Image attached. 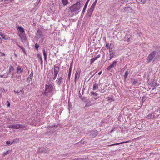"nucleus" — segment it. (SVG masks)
<instances>
[{"mask_svg":"<svg viewBox=\"0 0 160 160\" xmlns=\"http://www.w3.org/2000/svg\"><path fill=\"white\" fill-rule=\"evenodd\" d=\"M14 92L15 93H17L18 94L19 93H22L23 94L24 93V91L23 89L20 90V91H19L18 90L17 91H14Z\"/></svg>","mask_w":160,"mask_h":160,"instance_id":"nucleus-25","label":"nucleus"},{"mask_svg":"<svg viewBox=\"0 0 160 160\" xmlns=\"http://www.w3.org/2000/svg\"><path fill=\"white\" fill-rule=\"evenodd\" d=\"M98 88V84L97 83H95L93 86V90H95L97 89Z\"/></svg>","mask_w":160,"mask_h":160,"instance_id":"nucleus-26","label":"nucleus"},{"mask_svg":"<svg viewBox=\"0 0 160 160\" xmlns=\"http://www.w3.org/2000/svg\"><path fill=\"white\" fill-rule=\"evenodd\" d=\"M56 83L58 85H61L63 83V78L62 76H59V75L56 81Z\"/></svg>","mask_w":160,"mask_h":160,"instance_id":"nucleus-6","label":"nucleus"},{"mask_svg":"<svg viewBox=\"0 0 160 160\" xmlns=\"http://www.w3.org/2000/svg\"><path fill=\"white\" fill-rule=\"evenodd\" d=\"M99 98V97H97L96 98H94V99H95V100L97 99L98 98Z\"/></svg>","mask_w":160,"mask_h":160,"instance_id":"nucleus-63","label":"nucleus"},{"mask_svg":"<svg viewBox=\"0 0 160 160\" xmlns=\"http://www.w3.org/2000/svg\"><path fill=\"white\" fill-rule=\"evenodd\" d=\"M6 143L7 145H9L12 144H11V142L9 141H6Z\"/></svg>","mask_w":160,"mask_h":160,"instance_id":"nucleus-43","label":"nucleus"},{"mask_svg":"<svg viewBox=\"0 0 160 160\" xmlns=\"http://www.w3.org/2000/svg\"><path fill=\"white\" fill-rule=\"evenodd\" d=\"M55 126V125H54V126L52 125V126H49V127H48V129H50L52 128L53 127H54Z\"/></svg>","mask_w":160,"mask_h":160,"instance_id":"nucleus-45","label":"nucleus"},{"mask_svg":"<svg viewBox=\"0 0 160 160\" xmlns=\"http://www.w3.org/2000/svg\"><path fill=\"white\" fill-rule=\"evenodd\" d=\"M94 8H93V7L91 6L90 8H89V9H88L87 11L88 12H90L91 13H92V12H93V11L94 9Z\"/></svg>","mask_w":160,"mask_h":160,"instance_id":"nucleus-31","label":"nucleus"},{"mask_svg":"<svg viewBox=\"0 0 160 160\" xmlns=\"http://www.w3.org/2000/svg\"><path fill=\"white\" fill-rule=\"evenodd\" d=\"M145 97H143L142 98V101L143 102H144L145 101Z\"/></svg>","mask_w":160,"mask_h":160,"instance_id":"nucleus-55","label":"nucleus"},{"mask_svg":"<svg viewBox=\"0 0 160 160\" xmlns=\"http://www.w3.org/2000/svg\"><path fill=\"white\" fill-rule=\"evenodd\" d=\"M87 6H88V5H87L86 4H85V5L84 6V7L83 8V10L82 12L81 16H82V17L83 16V15H84V14L85 13V11L86 10V8H87Z\"/></svg>","mask_w":160,"mask_h":160,"instance_id":"nucleus-19","label":"nucleus"},{"mask_svg":"<svg viewBox=\"0 0 160 160\" xmlns=\"http://www.w3.org/2000/svg\"><path fill=\"white\" fill-rule=\"evenodd\" d=\"M71 66V67H72V62L71 64H70V66Z\"/></svg>","mask_w":160,"mask_h":160,"instance_id":"nucleus-60","label":"nucleus"},{"mask_svg":"<svg viewBox=\"0 0 160 160\" xmlns=\"http://www.w3.org/2000/svg\"><path fill=\"white\" fill-rule=\"evenodd\" d=\"M8 128H13V129H18V127H17L15 126V125L14 124H12V125H9L8 126Z\"/></svg>","mask_w":160,"mask_h":160,"instance_id":"nucleus-20","label":"nucleus"},{"mask_svg":"<svg viewBox=\"0 0 160 160\" xmlns=\"http://www.w3.org/2000/svg\"><path fill=\"white\" fill-rule=\"evenodd\" d=\"M4 74L1 75H0V77L1 78H2L4 77V78H7L8 77V76L7 75H6V76H4Z\"/></svg>","mask_w":160,"mask_h":160,"instance_id":"nucleus-49","label":"nucleus"},{"mask_svg":"<svg viewBox=\"0 0 160 160\" xmlns=\"http://www.w3.org/2000/svg\"><path fill=\"white\" fill-rule=\"evenodd\" d=\"M80 71L79 70L77 69V71H76V74H75V79H74V81L75 82V83H76V79L77 78V76L78 75V77H79L80 76Z\"/></svg>","mask_w":160,"mask_h":160,"instance_id":"nucleus-14","label":"nucleus"},{"mask_svg":"<svg viewBox=\"0 0 160 160\" xmlns=\"http://www.w3.org/2000/svg\"><path fill=\"white\" fill-rule=\"evenodd\" d=\"M98 134V132L96 130H94L90 132V136L93 138L95 137Z\"/></svg>","mask_w":160,"mask_h":160,"instance_id":"nucleus-9","label":"nucleus"},{"mask_svg":"<svg viewBox=\"0 0 160 160\" xmlns=\"http://www.w3.org/2000/svg\"><path fill=\"white\" fill-rule=\"evenodd\" d=\"M19 36L20 38L21 41L23 43L26 42L27 39L25 35L22 34H19Z\"/></svg>","mask_w":160,"mask_h":160,"instance_id":"nucleus-10","label":"nucleus"},{"mask_svg":"<svg viewBox=\"0 0 160 160\" xmlns=\"http://www.w3.org/2000/svg\"><path fill=\"white\" fill-rule=\"evenodd\" d=\"M130 38H128V41H128V42L129 41H130Z\"/></svg>","mask_w":160,"mask_h":160,"instance_id":"nucleus-64","label":"nucleus"},{"mask_svg":"<svg viewBox=\"0 0 160 160\" xmlns=\"http://www.w3.org/2000/svg\"><path fill=\"white\" fill-rule=\"evenodd\" d=\"M109 53H112V52L113 51H112V48H111L110 47H109Z\"/></svg>","mask_w":160,"mask_h":160,"instance_id":"nucleus-48","label":"nucleus"},{"mask_svg":"<svg viewBox=\"0 0 160 160\" xmlns=\"http://www.w3.org/2000/svg\"><path fill=\"white\" fill-rule=\"evenodd\" d=\"M156 55L158 56V57L155 58V59H156L158 58H160V49L159 50H156L152 52L149 55L147 60V63H149L154 58V57Z\"/></svg>","mask_w":160,"mask_h":160,"instance_id":"nucleus-2","label":"nucleus"},{"mask_svg":"<svg viewBox=\"0 0 160 160\" xmlns=\"http://www.w3.org/2000/svg\"><path fill=\"white\" fill-rule=\"evenodd\" d=\"M0 35L2 37V38L3 39H4L5 40L8 39L7 38H7H6V36L2 32H0Z\"/></svg>","mask_w":160,"mask_h":160,"instance_id":"nucleus-23","label":"nucleus"},{"mask_svg":"<svg viewBox=\"0 0 160 160\" xmlns=\"http://www.w3.org/2000/svg\"><path fill=\"white\" fill-rule=\"evenodd\" d=\"M18 29L19 32L21 33H23L24 32V30L23 28H22L21 26H19L18 27Z\"/></svg>","mask_w":160,"mask_h":160,"instance_id":"nucleus-24","label":"nucleus"},{"mask_svg":"<svg viewBox=\"0 0 160 160\" xmlns=\"http://www.w3.org/2000/svg\"><path fill=\"white\" fill-rule=\"evenodd\" d=\"M137 2L139 3L144 4L145 3V0H136Z\"/></svg>","mask_w":160,"mask_h":160,"instance_id":"nucleus-29","label":"nucleus"},{"mask_svg":"<svg viewBox=\"0 0 160 160\" xmlns=\"http://www.w3.org/2000/svg\"><path fill=\"white\" fill-rule=\"evenodd\" d=\"M91 13L87 11V17H90L92 15Z\"/></svg>","mask_w":160,"mask_h":160,"instance_id":"nucleus-36","label":"nucleus"},{"mask_svg":"<svg viewBox=\"0 0 160 160\" xmlns=\"http://www.w3.org/2000/svg\"><path fill=\"white\" fill-rule=\"evenodd\" d=\"M43 54L45 61L47 62V54L46 53L44 49H43Z\"/></svg>","mask_w":160,"mask_h":160,"instance_id":"nucleus-15","label":"nucleus"},{"mask_svg":"<svg viewBox=\"0 0 160 160\" xmlns=\"http://www.w3.org/2000/svg\"><path fill=\"white\" fill-rule=\"evenodd\" d=\"M34 47L36 50H38V48L39 47V45L37 43L35 44Z\"/></svg>","mask_w":160,"mask_h":160,"instance_id":"nucleus-35","label":"nucleus"},{"mask_svg":"<svg viewBox=\"0 0 160 160\" xmlns=\"http://www.w3.org/2000/svg\"><path fill=\"white\" fill-rule=\"evenodd\" d=\"M81 143L84 144V143H86V142H85L84 141L81 140L79 142H78V143Z\"/></svg>","mask_w":160,"mask_h":160,"instance_id":"nucleus-47","label":"nucleus"},{"mask_svg":"<svg viewBox=\"0 0 160 160\" xmlns=\"http://www.w3.org/2000/svg\"><path fill=\"white\" fill-rule=\"evenodd\" d=\"M76 3L73 4L69 7V10L73 14H77L79 13V10L81 8V4L80 0Z\"/></svg>","mask_w":160,"mask_h":160,"instance_id":"nucleus-1","label":"nucleus"},{"mask_svg":"<svg viewBox=\"0 0 160 160\" xmlns=\"http://www.w3.org/2000/svg\"><path fill=\"white\" fill-rule=\"evenodd\" d=\"M71 73H68V78H67V80L69 81L70 80V77L71 76Z\"/></svg>","mask_w":160,"mask_h":160,"instance_id":"nucleus-42","label":"nucleus"},{"mask_svg":"<svg viewBox=\"0 0 160 160\" xmlns=\"http://www.w3.org/2000/svg\"><path fill=\"white\" fill-rule=\"evenodd\" d=\"M98 0H95V1H94V3L92 4V5L91 6L93 7V8H94L95 7V6L96 5V3L97 2Z\"/></svg>","mask_w":160,"mask_h":160,"instance_id":"nucleus-33","label":"nucleus"},{"mask_svg":"<svg viewBox=\"0 0 160 160\" xmlns=\"http://www.w3.org/2000/svg\"><path fill=\"white\" fill-rule=\"evenodd\" d=\"M14 70V68L13 67H12L11 65L10 67V68H9L8 71V72H7V75H9V74L10 73H12V77L14 73V72L13 71Z\"/></svg>","mask_w":160,"mask_h":160,"instance_id":"nucleus-11","label":"nucleus"},{"mask_svg":"<svg viewBox=\"0 0 160 160\" xmlns=\"http://www.w3.org/2000/svg\"><path fill=\"white\" fill-rule=\"evenodd\" d=\"M53 86L51 84L46 85L45 86V91L44 94L47 95V93L52 91Z\"/></svg>","mask_w":160,"mask_h":160,"instance_id":"nucleus-3","label":"nucleus"},{"mask_svg":"<svg viewBox=\"0 0 160 160\" xmlns=\"http://www.w3.org/2000/svg\"><path fill=\"white\" fill-rule=\"evenodd\" d=\"M72 68L71 67V66H70L69 68V69L68 73H71V71H72Z\"/></svg>","mask_w":160,"mask_h":160,"instance_id":"nucleus-41","label":"nucleus"},{"mask_svg":"<svg viewBox=\"0 0 160 160\" xmlns=\"http://www.w3.org/2000/svg\"><path fill=\"white\" fill-rule=\"evenodd\" d=\"M97 59L96 57L91 58L90 60V64H92V63H93Z\"/></svg>","mask_w":160,"mask_h":160,"instance_id":"nucleus-32","label":"nucleus"},{"mask_svg":"<svg viewBox=\"0 0 160 160\" xmlns=\"http://www.w3.org/2000/svg\"><path fill=\"white\" fill-rule=\"evenodd\" d=\"M19 126L20 127V128H23L25 127V124H19Z\"/></svg>","mask_w":160,"mask_h":160,"instance_id":"nucleus-40","label":"nucleus"},{"mask_svg":"<svg viewBox=\"0 0 160 160\" xmlns=\"http://www.w3.org/2000/svg\"><path fill=\"white\" fill-rule=\"evenodd\" d=\"M102 73V71H100V72L98 73V74L99 75H101V74Z\"/></svg>","mask_w":160,"mask_h":160,"instance_id":"nucleus-62","label":"nucleus"},{"mask_svg":"<svg viewBox=\"0 0 160 160\" xmlns=\"http://www.w3.org/2000/svg\"><path fill=\"white\" fill-rule=\"evenodd\" d=\"M125 9L127 12H132V9L130 7H125Z\"/></svg>","mask_w":160,"mask_h":160,"instance_id":"nucleus-18","label":"nucleus"},{"mask_svg":"<svg viewBox=\"0 0 160 160\" xmlns=\"http://www.w3.org/2000/svg\"><path fill=\"white\" fill-rule=\"evenodd\" d=\"M33 72L32 71L31 72V74L29 76V78L30 79H32V76H33Z\"/></svg>","mask_w":160,"mask_h":160,"instance_id":"nucleus-38","label":"nucleus"},{"mask_svg":"<svg viewBox=\"0 0 160 160\" xmlns=\"http://www.w3.org/2000/svg\"><path fill=\"white\" fill-rule=\"evenodd\" d=\"M80 93V95H79V98L81 99L82 100V99L83 98V97H82V95Z\"/></svg>","mask_w":160,"mask_h":160,"instance_id":"nucleus-52","label":"nucleus"},{"mask_svg":"<svg viewBox=\"0 0 160 160\" xmlns=\"http://www.w3.org/2000/svg\"><path fill=\"white\" fill-rule=\"evenodd\" d=\"M59 68L58 66L54 65V75L53 79L54 80L56 79L57 76L59 72Z\"/></svg>","mask_w":160,"mask_h":160,"instance_id":"nucleus-4","label":"nucleus"},{"mask_svg":"<svg viewBox=\"0 0 160 160\" xmlns=\"http://www.w3.org/2000/svg\"><path fill=\"white\" fill-rule=\"evenodd\" d=\"M82 101H83L86 104L85 107H88L92 105L91 104V102L90 100L86 98L85 97H84L82 99Z\"/></svg>","mask_w":160,"mask_h":160,"instance_id":"nucleus-5","label":"nucleus"},{"mask_svg":"<svg viewBox=\"0 0 160 160\" xmlns=\"http://www.w3.org/2000/svg\"><path fill=\"white\" fill-rule=\"evenodd\" d=\"M158 86L157 82L153 81L152 83L151 86L153 87H157Z\"/></svg>","mask_w":160,"mask_h":160,"instance_id":"nucleus-30","label":"nucleus"},{"mask_svg":"<svg viewBox=\"0 0 160 160\" xmlns=\"http://www.w3.org/2000/svg\"><path fill=\"white\" fill-rule=\"evenodd\" d=\"M36 35L38 37H39L40 38H42L43 36L42 32L39 29L38 30Z\"/></svg>","mask_w":160,"mask_h":160,"instance_id":"nucleus-12","label":"nucleus"},{"mask_svg":"<svg viewBox=\"0 0 160 160\" xmlns=\"http://www.w3.org/2000/svg\"><path fill=\"white\" fill-rule=\"evenodd\" d=\"M38 152L39 153H48V151L46 148L41 147L38 148Z\"/></svg>","mask_w":160,"mask_h":160,"instance_id":"nucleus-7","label":"nucleus"},{"mask_svg":"<svg viewBox=\"0 0 160 160\" xmlns=\"http://www.w3.org/2000/svg\"><path fill=\"white\" fill-rule=\"evenodd\" d=\"M16 142V141L15 140H13L12 142H11V144H12L13 142Z\"/></svg>","mask_w":160,"mask_h":160,"instance_id":"nucleus-59","label":"nucleus"},{"mask_svg":"<svg viewBox=\"0 0 160 160\" xmlns=\"http://www.w3.org/2000/svg\"><path fill=\"white\" fill-rule=\"evenodd\" d=\"M8 152H9V151H6L4 154V156L7 155L8 153Z\"/></svg>","mask_w":160,"mask_h":160,"instance_id":"nucleus-50","label":"nucleus"},{"mask_svg":"<svg viewBox=\"0 0 160 160\" xmlns=\"http://www.w3.org/2000/svg\"><path fill=\"white\" fill-rule=\"evenodd\" d=\"M6 102L8 103V105H7L8 107H9L10 105V102L8 101H6Z\"/></svg>","mask_w":160,"mask_h":160,"instance_id":"nucleus-46","label":"nucleus"},{"mask_svg":"<svg viewBox=\"0 0 160 160\" xmlns=\"http://www.w3.org/2000/svg\"><path fill=\"white\" fill-rule=\"evenodd\" d=\"M138 80L137 79H135L134 80V82L132 84L133 85H135L138 82Z\"/></svg>","mask_w":160,"mask_h":160,"instance_id":"nucleus-39","label":"nucleus"},{"mask_svg":"<svg viewBox=\"0 0 160 160\" xmlns=\"http://www.w3.org/2000/svg\"><path fill=\"white\" fill-rule=\"evenodd\" d=\"M89 0H87V2H86L85 4H87V5H88V2H89Z\"/></svg>","mask_w":160,"mask_h":160,"instance_id":"nucleus-58","label":"nucleus"},{"mask_svg":"<svg viewBox=\"0 0 160 160\" xmlns=\"http://www.w3.org/2000/svg\"><path fill=\"white\" fill-rule=\"evenodd\" d=\"M129 142V141H125V142H119V143H115V144H112V145H110V146L118 145H119L120 144H122V143H127V142Z\"/></svg>","mask_w":160,"mask_h":160,"instance_id":"nucleus-17","label":"nucleus"},{"mask_svg":"<svg viewBox=\"0 0 160 160\" xmlns=\"http://www.w3.org/2000/svg\"><path fill=\"white\" fill-rule=\"evenodd\" d=\"M105 47L106 48H107L108 49L109 48V47H110L108 46V44H106Z\"/></svg>","mask_w":160,"mask_h":160,"instance_id":"nucleus-54","label":"nucleus"},{"mask_svg":"<svg viewBox=\"0 0 160 160\" xmlns=\"http://www.w3.org/2000/svg\"><path fill=\"white\" fill-rule=\"evenodd\" d=\"M129 74V72L128 71V70L126 71L125 74L124 75V80L126 81L127 79V78Z\"/></svg>","mask_w":160,"mask_h":160,"instance_id":"nucleus-28","label":"nucleus"},{"mask_svg":"<svg viewBox=\"0 0 160 160\" xmlns=\"http://www.w3.org/2000/svg\"><path fill=\"white\" fill-rule=\"evenodd\" d=\"M147 117L149 119H153L154 117V115L153 113H150L147 116Z\"/></svg>","mask_w":160,"mask_h":160,"instance_id":"nucleus-16","label":"nucleus"},{"mask_svg":"<svg viewBox=\"0 0 160 160\" xmlns=\"http://www.w3.org/2000/svg\"><path fill=\"white\" fill-rule=\"evenodd\" d=\"M17 72L18 73H19V71H20V73L22 72V70H21V68L20 66H18L17 69Z\"/></svg>","mask_w":160,"mask_h":160,"instance_id":"nucleus-22","label":"nucleus"},{"mask_svg":"<svg viewBox=\"0 0 160 160\" xmlns=\"http://www.w3.org/2000/svg\"><path fill=\"white\" fill-rule=\"evenodd\" d=\"M62 3L64 6H66L69 3L68 0H62Z\"/></svg>","mask_w":160,"mask_h":160,"instance_id":"nucleus-21","label":"nucleus"},{"mask_svg":"<svg viewBox=\"0 0 160 160\" xmlns=\"http://www.w3.org/2000/svg\"><path fill=\"white\" fill-rule=\"evenodd\" d=\"M100 57V54H98L97 55V56H96V57H95L97 59L98 58H99Z\"/></svg>","mask_w":160,"mask_h":160,"instance_id":"nucleus-57","label":"nucleus"},{"mask_svg":"<svg viewBox=\"0 0 160 160\" xmlns=\"http://www.w3.org/2000/svg\"><path fill=\"white\" fill-rule=\"evenodd\" d=\"M118 62V61L116 60L114 61L112 64L110 65L107 68V70L108 71H109L111 68H114L115 66H116V64Z\"/></svg>","mask_w":160,"mask_h":160,"instance_id":"nucleus-8","label":"nucleus"},{"mask_svg":"<svg viewBox=\"0 0 160 160\" xmlns=\"http://www.w3.org/2000/svg\"><path fill=\"white\" fill-rule=\"evenodd\" d=\"M4 91L5 90L4 89H2V88L0 87V92H2Z\"/></svg>","mask_w":160,"mask_h":160,"instance_id":"nucleus-51","label":"nucleus"},{"mask_svg":"<svg viewBox=\"0 0 160 160\" xmlns=\"http://www.w3.org/2000/svg\"><path fill=\"white\" fill-rule=\"evenodd\" d=\"M0 53L1 54V56H4L5 55V54L3 52H0Z\"/></svg>","mask_w":160,"mask_h":160,"instance_id":"nucleus-56","label":"nucleus"},{"mask_svg":"<svg viewBox=\"0 0 160 160\" xmlns=\"http://www.w3.org/2000/svg\"><path fill=\"white\" fill-rule=\"evenodd\" d=\"M15 126L16 127H18V129L20 128V127H19V124H17L15 125Z\"/></svg>","mask_w":160,"mask_h":160,"instance_id":"nucleus-53","label":"nucleus"},{"mask_svg":"<svg viewBox=\"0 0 160 160\" xmlns=\"http://www.w3.org/2000/svg\"><path fill=\"white\" fill-rule=\"evenodd\" d=\"M37 57L39 59L38 61H40V64L41 66H42L43 60L42 56L40 54H38L37 55Z\"/></svg>","mask_w":160,"mask_h":160,"instance_id":"nucleus-13","label":"nucleus"},{"mask_svg":"<svg viewBox=\"0 0 160 160\" xmlns=\"http://www.w3.org/2000/svg\"><path fill=\"white\" fill-rule=\"evenodd\" d=\"M90 93L92 95H93L94 96H96L98 95V94L93 92H91Z\"/></svg>","mask_w":160,"mask_h":160,"instance_id":"nucleus-34","label":"nucleus"},{"mask_svg":"<svg viewBox=\"0 0 160 160\" xmlns=\"http://www.w3.org/2000/svg\"><path fill=\"white\" fill-rule=\"evenodd\" d=\"M18 46L21 49V48H23V47L19 45H18Z\"/></svg>","mask_w":160,"mask_h":160,"instance_id":"nucleus-61","label":"nucleus"},{"mask_svg":"<svg viewBox=\"0 0 160 160\" xmlns=\"http://www.w3.org/2000/svg\"><path fill=\"white\" fill-rule=\"evenodd\" d=\"M107 100L108 101H109L110 100H112V101H114V100L113 99L109 97H108L107 98Z\"/></svg>","mask_w":160,"mask_h":160,"instance_id":"nucleus-37","label":"nucleus"},{"mask_svg":"<svg viewBox=\"0 0 160 160\" xmlns=\"http://www.w3.org/2000/svg\"><path fill=\"white\" fill-rule=\"evenodd\" d=\"M109 55L110 56V58L109 59V60H111L112 58L113 57V56L114 55L115 52L114 51H113L112 52V53H110Z\"/></svg>","mask_w":160,"mask_h":160,"instance_id":"nucleus-27","label":"nucleus"},{"mask_svg":"<svg viewBox=\"0 0 160 160\" xmlns=\"http://www.w3.org/2000/svg\"><path fill=\"white\" fill-rule=\"evenodd\" d=\"M21 49L23 51V52L25 54H26V51H25V49L23 48H21Z\"/></svg>","mask_w":160,"mask_h":160,"instance_id":"nucleus-44","label":"nucleus"}]
</instances>
